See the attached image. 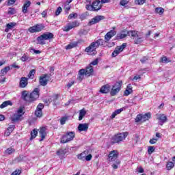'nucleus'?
I'll return each mask as SVG.
<instances>
[{
    "mask_svg": "<svg viewBox=\"0 0 175 175\" xmlns=\"http://www.w3.org/2000/svg\"><path fill=\"white\" fill-rule=\"evenodd\" d=\"M98 64H99V59L96 58L95 60L92 62L90 65V66H92V65L95 66V65H98Z\"/></svg>",
    "mask_w": 175,
    "mask_h": 175,
    "instance_id": "nucleus-58",
    "label": "nucleus"
},
{
    "mask_svg": "<svg viewBox=\"0 0 175 175\" xmlns=\"http://www.w3.org/2000/svg\"><path fill=\"white\" fill-rule=\"evenodd\" d=\"M156 13H158L159 14H163V12H165V9L162 8H155Z\"/></svg>",
    "mask_w": 175,
    "mask_h": 175,
    "instance_id": "nucleus-43",
    "label": "nucleus"
},
{
    "mask_svg": "<svg viewBox=\"0 0 175 175\" xmlns=\"http://www.w3.org/2000/svg\"><path fill=\"white\" fill-rule=\"evenodd\" d=\"M85 114H87V111L85 109H82L79 111V120L81 121L84 117H85Z\"/></svg>",
    "mask_w": 175,
    "mask_h": 175,
    "instance_id": "nucleus-31",
    "label": "nucleus"
},
{
    "mask_svg": "<svg viewBox=\"0 0 175 175\" xmlns=\"http://www.w3.org/2000/svg\"><path fill=\"white\" fill-rule=\"evenodd\" d=\"M92 159V154H88V155H86V157L85 158V161H87L88 162L91 161Z\"/></svg>",
    "mask_w": 175,
    "mask_h": 175,
    "instance_id": "nucleus-55",
    "label": "nucleus"
},
{
    "mask_svg": "<svg viewBox=\"0 0 175 175\" xmlns=\"http://www.w3.org/2000/svg\"><path fill=\"white\" fill-rule=\"evenodd\" d=\"M96 42L97 43L98 47L99 46H103L104 44H106V43H107L103 39H98L97 41H96Z\"/></svg>",
    "mask_w": 175,
    "mask_h": 175,
    "instance_id": "nucleus-40",
    "label": "nucleus"
},
{
    "mask_svg": "<svg viewBox=\"0 0 175 175\" xmlns=\"http://www.w3.org/2000/svg\"><path fill=\"white\" fill-rule=\"evenodd\" d=\"M9 70H10V67L6 66L4 68L1 69V73L3 76H5V75H6V73H8V72H9Z\"/></svg>",
    "mask_w": 175,
    "mask_h": 175,
    "instance_id": "nucleus-37",
    "label": "nucleus"
},
{
    "mask_svg": "<svg viewBox=\"0 0 175 175\" xmlns=\"http://www.w3.org/2000/svg\"><path fill=\"white\" fill-rule=\"evenodd\" d=\"M28 85V78L23 77H21L19 82L20 88H25Z\"/></svg>",
    "mask_w": 175,
    "mask_h": 175,
    "instance_id": "nucleus-14",
    "label": "nucleus"
},
{
    "mask_svg": "<svg viewBox=\"0 0 175 175\" xmlns=\"http://www.w3.org/2000/svg\"><path fill=\"white\" fill-rule=\"evenodd\" d=\"M141 62L142 64H144L146 61H148V57H144L140 59Z\"/></svg>",
    "mask_w": 175,
    "mask_h": 175,
    "instance_id": "nucleus-64",
    "label": "nucleus"
},
{
    "mask_svg": "<svg viewBox=\"0 0 175 175\" xmlns=\"http://www.w3.org/2000/svg\"><path fill=\"white\" fill-rule=\"evenodd\" d=\"M125 47H126V43H123L122 45L116 46L111 54L112 57H117L120 53L124 51Z\"/></svg>",
    "mask_w": 175,
    "mask_h": 175,
    "instance_id": "nucleus-7",
    "label": "nucleus"
},
{
    "mask_svg": "<svg viewBox=\"0 0 175 175\" xmlns=\"http://www.w3.org/2000/svg\"><path fill=\"white\" fill-rule=\"evenodd\" d=\"M16 25H17V23L14 22L7 24L5 32H9V31H10V29H13V28H14Z\"/></svg>",
    "mask_w": 175,
    "mask_h": 175,
    "instance_id": "nucleus-25",
    "label": "nucleus"
},
{
    "mask_svg": "<svg viewBox=\"0 0 175 175\" xmlns=\"http://www.w3.org/2000/svg\"><path fill=\"white\" fill-rule=\"evenodd\" d=\"M66 121H68V118L67 117H63L60 120V124L61 125H65Z\"/></svg>",
    "mask_w": 175,
    "mask_h": 175,
    "instance_id": "nucleus-48",
    "label": "nucleus"
},
{
    "mask_svg": "<svg viewBox=\"0 0 175 175\" xmlns=\"http://www.w3.org/2000/svg\"><path fill=\"white\" fill-rule=\"evenodd\" d=\"M5 154H8V155H10L11 154H13V152H16V150L12 148H8L5 151Z\"/></svg>",
    "mask_w": 175,
    "mask_h": 175,
    "instance_id": "nucleus-39",
    "label": "nucleus"
},
{
    "mask_svg": "<svg viewBox=\"0 0 175 175\" xmlns=\"http://www.w3.org/2000/svg\"><path fill=\"white\" fill-rule=\"evenodd\" d=\"M116 33H117V32L114 30H111L110 31L107 33L106 35L105 36V42H109V40H110V39H111V38H113V36L116 35Z\"/></svg>",
    "mask_w": 175,
    "mask_h": 175,
    "instance_id": "nucleus-15",
    "label": "nucleus"
},
{
    "mask_svg": "<svg viewBox=\"0 0 175 175\" xmlns=\"http://www.w3.org/2000/svg\"><path fill=\"white\" fill-rule=\"evenodd\" d=\"M117 158H118V154H117L116 150L111 151L108 155V161L109 162H114V161H117Z\"/></svg>",
    "mask_w": 175,
    "mask_h": 175,
    "instance_id": "nucleus-12",
    "label": "nucleus"
},
{
    "mask_svg": "<svg viewBox=\"0 0 175 175\" xmlns=\"http://www.w3.org/2000/svg\"><path fill=\"white\" fill-rule=\"evenodd\" d=\"M90 154V150H85L82 153L77 155L78 159H80L81 161H85L86 157Z\"/></svg>",
    "mask_w": 175,
    "mask_h": 175,
    "instance_id": "nucleus-18",
    "label": "nucleus"
},
{
    "mask_svg": "<svg viewBox=\"0 0 175 175\" xmlns=\"http://www.w3.org/2000/svg\"><path fill=\"white\" fill-rule=\"evenodd\" d=\"M21 117H23V114H14V116L11 118V121H12V122H17V121H21V120H23Z\"/></svg>",
    "mask_w": 175,
    "mask_h": 175,
    "instance_id": "nucleus-24",
    "label": "nucleus"
},
{
    "mask_svg": "<svg viewBox=\"0 0 175 175\" xmlns=\"http://www.w3.org/2000/svg\"><path fill=\"white\" fill-rule=\"evenodd\" d=\"M40 136L41 137V139H40V142H43V140H44L46 134V128L42 127L40 129Z\"/></svg>",
    "mask_w": 175,
    "mask_h": 175,
    "instance_id": "nucleus-21",
    "label": "nucleus"
},
{
    "mask_svg": "<svg viewBox=\"0 0 175 175\" xmlns=\"http://www.w3.org/2000/svg\"><path fill=\"white\" fill-rule=\"evenodd\" d=\"M35 73H36V69H32L31 70H30L27 75V79H33V77H35Z\"/></svg>",
    "mask_w": 175,
    "mask_h": 175,
    "instance_id": "nucleus-34",
    "label": "nucleus"
},
{
    "mask_svg": "<svg viewBox=\"0 0 175 175\" xmlns=\"http://www.w3.org/2000/svg\"><path fill=\"white\" fill-rule=\"evenodd\" d=\"M75 139V132H67L66 135H63L60 143L65 144V143H68V142H72Z\"/></svg>",
    "mask_w": 175,
    "mask_h": 175,
    "instance_id": "nucleus-3",
    "label": "nucleus"
},
{
    "mask_svg": "<svg viewBox=\"0 0 175 175\" xmlns=\"http://www.w3.org/2000/svg\"><path fill=\"white\" fill-rule=\"evenodd\" d=\"M44 108V105L42 103H39L38 105L37 106L36 110H43V109Z\"/></svg>",
    "mask_w": 175,
    "mask_h": 175,
    "instance_id": "nucleus-56",
    "label": "nucleus"
},
{
    "mask_svg": "<svg viewBox=\"0 0 175 175\" xmlns=\"http://www.w3.org/2000/svg\"><path fill=\"white\" fill-rule=\"evenodd\" d=\"M147 1V0H135V5H144V3H146V2Z\"/></svg>",
    "mask_w": 175,
    "mask_h": 175,
    "instance_id": "nucleus-44",
    "label": "nucleus"
},
{
    "mask_svg": "<svg viewBox=\"0 0 175 175\" xmlns=\"http://www.w3.org/2000/svg\"><path fill=\"white\" fill-rule=\"evenodd\" d=\"M102 20H105V16L98 15L92 18L88 25H94V24H98V23H99V21H102Z\"/></svg>",
    "mask_w": 175,
    "mask_h": 175,
    "instance_id": "nucleus-11",
    "label": "nucleus"
},
{
    "mask_svg": "<svg viewBox=\"0 0 175 175\" xmlns=\"http://www.w3.org/2000/svg\"><path fill=\"white\" fill-rule=\"evenodd\" d=\"M17 114H22V116H24V108L21 107L18 110L16 111Z\"/></svg>",
    "mask_w": 175,
    "mask_h": 175,
    "instance_id": "nucleus-50",
    "label": "nucleus"
},
{
    "mask_svg": "<svg viewBox=\"0 0 175 175\" xmlns=\"http://www.w3.org/2000/svg\"><path fill=\"white\" fill-rule=\"evenodd\" d=\"M44 40H45L42 35L37 38V42H38V44H46V42Z\"/></svg>",
    "mask_w": 175,
    "mask_h": 175,
    "instance_id": "nucleus-32",
    "label": "nucleus"
},
{
    "mask_svg": "<svg viewBox=\"0 0 175 175\" xmlns=\"http://www.w3.org/2000/svg\"><path fill=\"white\" fill-rule=\"evenodd\" d=\"M21 98L23 100H25V102L29 103V94H28V92H27V90H24L21 92Z\"/></svg>",
    "mask_w": 175,
    "mask_h": 175,
    "instance_id": "nucleus-20",
    "label": "nucleus"
},
{
    "mask_svg": "<svg viewBox=\"0 0 175 175\" xmlns=\"http://www.w3.org/2000/svg\"><path fill=\"white\" fill-rule=\"evenodd\" d=\"M122 86V81L116 82L114 85L112 86V88L110 92V95L111 96H116V94H118L121 91V87Z\"/></svg>",
    "mask_w": 175,
    "mask_h": 175,
    "instance_id": "nucleus-4",
    "label": "nucleus"
},
{
    "mask_svg": "<svg viewBox=\"0 0 175 175\" xmlns=\"http://www.w3.org/2000/svg\"><path fill=\"white\" fill-rule=\"evenodd\" d=\"M14 128H16V126L14 124L10 125L8 128V131L12 132L13 131H14Z\"/></svg>",
    "mask_w": 175,
    "mask_h": 175,
    "instance_id": "nucleus-59",
    "label": "nucleus"
},
{
    "mask_svg": "<svg viewBox=\"0 0 175 175\" xmlns=\"http://www.w3.org/2000/svg\"><path fill=\"white\" fill-rule=\"evenodd\" d=\"M45 25L43 23H38L34 26L30 27L28 29L29 32L31 33H36L37 32H40L43 31L45 28Z\"/></svg>",
    "mask_w": 175,
    "mask_h": 175,
    "instance_id": "nucleus-5",
    "label": "nucleus"
},
{
    "mask_svg": "<svg viewBox=\"0 0 175 175\" xmlns=\"http://www.w3.org/2000/svg\"><path fill=\"white\" fill-rule=\"evenodd\" d=\"M36 136H38V131H36V129H34L31 132L30 140H33V139H35V137H36Z\"/></svg>",
    "mask_w": 175,
    "mask_h": 175,
    "instance_id": "nucleus-35",
    "label": "nucleus"
},
{
    "mask_svg": "<svg viewBox=\"0 0 175 175\" xmlns=\"http://www.w3.org/2000/svg\"><path fill=\"white\" fill-rule=\"evenodd\" d=\"M133 92V90H132V85L129 84L126 87V90L124 92V96H128V95H131Z\"/></svg>",
    "mask_w": 175,
    "mask_h": 175,
    "instance_id": "nucleus-22",
    "label": "nucleus"
},
{
    "mask_svg": "<svg viewBox=\"0 0 175 175\" xmlns=\"http://www.w3.org/2000/svg\"><path fill=\"white\" fill-rule=\"evenodd\" d=\"M31 6V1H26L23 7V13L25 14L28 12V8Z\"/></svg>",
    "mask_w": 175,
    "mask_h": 175,
    "instance_id": "nucleus-27",
    "label": "nucleus"
},
{
    "mask_svg": "<svg viewBox=\"0 0 175 175\" xmlns=\"http://www.w3.org/2000/svg\"><path fill=\"white\" fill-rule=\"evenodd\" d=\"M122 111H124V108H120L116 110L114 112H113L112 115L111 116V118L112 120L113 118H116V116H118V114H120Z\"/></svg>",
    "mask_w": 175,
    "mask_h": 175,
    "instance_id": "nucleus-30",
    "label": "nucleus"
},
{
    "mask_svg": "<svg viewBox=\"0 0 175 175\" xmlns=\"http://www.w3.org/2000/svg\"><path fill=\"white\" fill-rule=\"evenodd\" d=\"M29 59V57H28V55H27L25 54H24L21 58V61H23V62H25V61H28Z\"/></svg>",
    "mask_w": 175,
    "mask_h": 175,
    "instance_id": "nucleus-51",
    "label": "nucleus"
},
{
    "mask_svg": "<svg viewBox=\"0 0 175 175\" xmlns=\"http://www.w3.org/2000/svg\"><path fill=\"white\" fill-rule=\"evenodd\" d=\"M21 174V170H16L14 172H13L11 175H20Z\"/></svg>",
    "mask_w": 175,
    "mask_h": 175,
    "instance_id": "nucleus-57",
    "label": "nucleus"
},
{
    "mask_svg": "<svg viewBox=\"0 0 175 175\" xmlns=\"http://www.w3.org/2000/svg\"><path fill=\"white\" fill-rule=\"evenodd\" d=\"M92 5L94 8V12H98V10H100V9H102V5L100 4V1L99 0L94 1Z\"/></svg>",
    "mask_w": 175,
    "mask_h": 175,
    "instance_id": "nucleus-13",
    "label": "nucleus"
},
{
    "mask_svg": "<svg viewBox=\"0 0 175 175\" xmlns=\"http://www.w3.org/2000/svg\"><path fill=\"white\" fill-rule=\"evenodd\" d=\"M98 44L96 41L92 42L88 47L85 49L86 53H93V54H96V49H98Z\"/></svg>",
    "mask_w": 175,
    "mask_h": 175,
    "instance_id": "nucleus-8",
    "label": "nucleus"
},
{
    "mask_svg": "<svg viewBox=\"0 0 175 175\" xmlns=\"http://www.w3.org/2000/svg\"><path fill=\"white\" fill-rule=\"evenodd\" d=\"M127 36H130V38H133L135 44H140V43H143V39H144V33L133 30L129 31L124 30L120 31V33L117 34L116 39H124V38H126Z\"/></svg>",
    "mask_w": 175,
    "mask_h": 175,
    "instance_id": "nucleus-1",
    "label": "nucleus"
},
{
    "mask_svg": "<svg viewBox=\"0 0 175 175\" xmlns=\"http://www.w3.org/2000/svg\"><path fill=\"white\" fill-rule=\"evenodd\" d=\"M39 92H40V89L37 88L29 94V103L34 102V100H36L39 98Z\"/></svg>",
    "mask_w": 175,
    "mask_h": 175,
    "instance_id": "nucleus-6",
    "label": "nucleus"
},
{
    "mask_svg": "<svg viewBox=\"0 0 175 175\" xmlns=\"http://www.w3.org/2000/svg\"><path fill=\"white\" fill-rule=\"evenodd\" d=\"M62 12V8L58 7L57 10L55 11V16H59Z\"/></svg>",
    "mask_w": 175,
    "mask_h": 175,
    "instance_id": "nucleus-52",
    "label": "nucleus"
},
{
    "mask_svg": "<svg viewBox=\"0 0 175 175\" xmlns=\"http://www.w3.org/2000/svg\"><path fill=\"white\" fill-rule=\"evenodd\" d=\"M77 13L70 14L68 18V20H72V18H77Z\"/></svg>",
    "mask_w": 175,
    "mask_h": 175,
    "instance_id": "nucleus-49",
    "label": "nucleus"
},
{
    "mask_svg": "<svg viewBox=\"0 0 175 175\" xmlns=\"http://www.w3.org/2000/svg\"><path fill=\"white\" fill-rule=\"evenodd\" d=\"M78 131L79 132H87L88 131V123L79 124Z\"/></svg>",
    "mask_w": 175,
    "mask_h": 175,
    "instance_id": "nucleus-16",
    "label": "nucleus"
},
{
    "mask_svg": "<svg viewBox=\"0 0 175 175\" xmlns=\"http://www.w3.org/2000/svg\"><path fill=\"white\" fill-rule=\"evenodd\" d=\"M14 13H16V10H14V8H10L8 14H14Z\"/></svg>",
    "mask_w": 175,
    "mask_h": 175,
    "instance_id": "nucleus-60",
    "label": "nucleus"
},
{
    "mask_svg": "<svg viewBox=\"0 0 175 175\" xmlns=\"http://www.w3.org/2000/svg\"><path fill=\"white\" fill-rule=\"evenodd\" d=\"M129 1H128V0H122L121 1H120V5H122V6H125V5H128V3H129Z\"/></svg>",
    "mask_w": 175,
    "mask_h": 175,
    "instance_id": "nucleus-63",
    "label": "nucleus"
},
{
    "mask_svg": "<svg viewBox=\"0 0 175 175\" xmlns=\"http://www.w3.org/2000/svg\"><path fill=\"white\" fill-rule=\"evenodd\" d=\"M77 80L79 81H83V79H84V76H85V71H84V68L79 70Z\"/></svg>",
    "mask_w": 175,
    "mask_h": 175,
    "instance_id": "nucleus-23",
    "label": "nucleus"
},
{
    "mask_svg": "<svg viewBox=\"0 0 175 175\" xmlns=\"http://www.w3.org/2000/svg\"><path fill=\"white\" fill-rule=\"evenodd\" d=\"M140 121L142 122V115L138 114L135 118V122H140Z\"/></svg>",
    "mask_w": 175,
    "mask_h": 175,
    "instance_id": "nucleus-47",
    "label": "nucleus"
},
{
    "mask_svg": "<svg viewBox=\"0 0 175 175\" xmlns=\"http://www.w3.org/2000/svg\"><path fill=\"white\" fill-rule=\"evenodd\" d=\"M167 170H172L174 167V163L170 161L166 165Z\"/></svg>",
    "mask_w": 175,
    "mask_h": 175,
    "instance_id": "nucleus-38",
    "label": "nucleus"
},
{
    "mask_svg": "<svg viewBox=\"0 0 175 175\" xmlns=\"http://www.w3.org/2000/svg\"><path fill=\"white\" fill-rule=\"evenodd\" d=\"M156 118L159 120V124L162 126L165 122H167V117L165 114L157 113Z\"/></svg>",
    "mask_w": 175,
    "mask_h": 175,
    "instance_id": "nucleus-9",
    "label": "nucleus"
},
{
    "mask_svg": "<svg viewBox=\"0 0 175 175\" xmlns=\"http://www.w3.org/2000/svg\"><path fill=\"white\" fill-rule=\"evenodd\" d=\"M9 105H12V102L10 100L5 101L0 105V109H5V107L9 106Z\"/></svg>",
    "mask_w": 175,
    "mask_h": 175,
    "instance_id": "nucleus-36",
    "label": "nucleus"
},
{
    "mask_svg": "<svg viewBox=\"0 0 175 175\" xmlns=\"http://www.w3.org/2000/svg\"><path fill=\"white\" fill-rule=\"evenodd\" d=\"M157 142H158V138H153L150 139L149 143L150 144H155V143H157Z\"/></svg>",
    "mask_w": 175,
    "mask_h": 175,
    "instance_id": "nucleus-62",
    "label": "nucleus"
},
{
    "mask_svg": "<svg viewBox=\"0 0 175 175\" xmlns=\"http://www.w3.org/2000/svg\"><path fill=\"white\" fill-rule=\"evenodd\" d=\"M87 10H90L91 12H94V8L92 6V4H88V5H86L85 6Z\"/></svg>",
    "mask_w": 175,
    "mask_h": 175,
    "instance_id": "nucleus-54",
    "label": "nucleus"
},
{
    "mask_svg": "<svg viewBox=\"0 0 175 175\" xmlns=\"http://www.w3.org/2000/svg\"><path fill=\"white\" fill-rule=\"evenodd\" d=\"M79 44V42H70L68 45L66 46V50H70L72 49H74V47H77Z\"/></svg>",
    "mask_w": 175,
    "mask_h": 175,
    "instance_id": "nucleus-28",
    "label": "nucleus"
},
{
    "mask_svg": "<svg viewBox=\"0 0 175 175\" xmlns=\"http://www.w3.org/2000/svg\"><path fill=\"white\" fill-rule=\"evenodd\" d=\"M109 91H110V85L106 84L100 88L99 92L101 94H109Z\"/></svg>",
    "mask_w": 175,
    "mask_h": 175,
    "instance_id": "nucleus-19",
    "label": "nucleus"
},
{
    "mask_svg": "<svg viewBox=\"0 0 175 175\" xmlns=\"http://www.w3.org/2000/svg\"><path fill=\"white\" fill-rule=\"evenodd\" d=\"M72 6L70 5H64V10L66 13H69V10H70Z\"/></svg>",
    "mask_w": 175,
    "mask_h": 175,
    "instance_id": "nucleus-61",
    "label": "nucleus"
},
{
    "mask_svg": "<svg viewBox=\"0 0 175 175\" xmlns=\"http://www.w3.org/2000/svg\"><path fill=\"white\" fill-rule=\"evenodd\" d=\"M50 79V76L48 74H44L40 77L39 83L40 85H42V87H46V85H47V81H49V79Z\"/></svg>",
    "mask_w": 175,
    "mask_h": 175,
    "instance_id": "nucleus-10",
    "label": "nucleus"
},
{
    "mask_svg": "<svg viewBox=\"0 0 175 175\" xmlns=\"http://www.w3.org/2000/svg\"><path fill=\"white\" fill-rule=\"evenodd\" d=\"M85 71V75L90 77L92 73H94V67L92 66L89 65L88 67H86L85 69H84Z\"/></svg>",
    "mask_w": 175,
    "mask_h": 175,
    "instance_id": "nucleus-17",
    "label": "nucleus"
},
{
    "mask_svg": "<svg viewBox=\"0 0 175 175\" xmlns=\"http://www.w3.org/2000/svg\"><path fill=\"white\" fill-rule=\"evenodd\" d=\"M151 118V113L148 112L144 115H142V122H146V121H148Z\"/></svg>",
    "mask_w": 175,
    "mask_h": 175,
    "instance_id": "nucleus-29",
    "label": "nucleus"
},
{
    "mask_svg": "<svg viewBox=\"0 0 175 175\" xmlns=\"http://www.w3.org/2000/svg\"><path fill=\"white\" fill-rule=\"evenodd\" d=\"M69 24H70L72 29V28H76L77 27H79V25H80V23L77 21H74L72 23H70Z\"/></svg>",
    "mask_w": 175,
    "mask_h": 175,
    "instance_id": "nucleus-41",
    "label": "nucleus"
},
{
    "mask_svg": "<svg viewBox=\"0 0 175 175\" xmlns=\"http://www.w3.org/2000/svg\"><path fill=\"white\" fill-rule=\"evenodd\" d=\"M70 29H72V27L70 23H68V25L64 27V31H65V32H69Z\"/></svg>",
    "mask_w": 175,
    "mask_h": 175,
    "instance_id": "nucleus-53",
    "label": "nucleus"
},
{
    "mask_svg": "<svg viewBox=\"0 0 175 175\" xmlns=\"http://www.w3.org/2000/svg\"><path fill=\"white\" fill-rule=\"evenodd\" d=\"M154 151H155V147L154 146H149L148 148V154H152V152H154Z\"/></svg>",
    "mask_w": 175,
    "mask_h": 175,
    "instance_id": "nucleus-45",
    "label": "nucleus"
},
{
    "mask_svg": "<svg viewBox=\"0 0 175 175\" xmlns=\"http://www.w3.org/2000/svg\"><path fill=\"white\" fill-rule=\"evenodd\" d=\"M66 149L65 148H61L59 150H57V154L59 155V157H64L65 154H66Z\"/></svg>",
    "mask_w": 175,
    "mask_h": 175,
    "instance_id": "nucleus-33",
    "label": "nucleus"
},
{
    "mask_svg": "<svg viewBox=\"0 0 175 175\" xmlns=\"http://www.w3.org/2000/svg\"><path fill=\"white\" fill-rule=\"evenodd\" d=\"M42 36L45 40H49L50 39H53V38H54V34L50 32L44 33Z\"/></svg>",
    "mask_w": 175,
    "mask_h": 175,
    "instance_id": "nucleus-26",
    "label": "nucleus"
},
{
    "mask_svg": "<svg viewBox=\"0 0 175 175\" xmlns=\"http://www.w3.org/2000/svg\"><path fill=\"white\" fill-rule=\"evenodd\" d=\"M35 116L36 117H38L39 118H40V117H42V116H43V112L42 111H40L39 109H36L35 111Z\"/></svg>",
    "mask_w": 175,
    "mask_h": 175,
    "instance_id": "nucleus-42",
    "label": "nucleus"
},
{
    "mask_svg": "<svg viewBox=\"0 0 175 175\" xmlns=\"http://www.w3.org/2000/svg\"><path fill=\"white\" fill-rule=\"evenodd\" d=\"M161 62H163V64H168V62H170V60L169 58L164 56L161 57Z\"/></svg>",
    "mask_w": 175,
    "mask_h": 175,
    "instance_id": "nucleus-46",
    "label": "nucleus"
},
{
    "mask_svg": "<svg viewBox=\"0 0 175 175\" xmlns=\"http://www.w3.org/2000/svg\"><path fill=\"white\" fill-rule=\"evenodd\" d=\"M128 132L120 133L115 135L111 139V144H116V143H120L124 142L128 137Z\"/></svg>",
    "mask_w": 175,
    "mask_h": 175,
    "instance_id": "nucleus-2",
    "label": "nucleus"
}]
</instances>
